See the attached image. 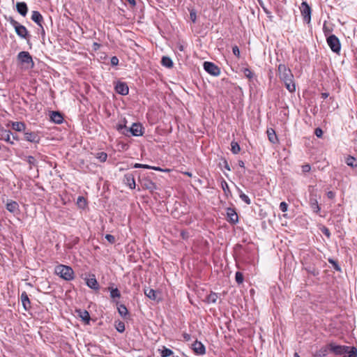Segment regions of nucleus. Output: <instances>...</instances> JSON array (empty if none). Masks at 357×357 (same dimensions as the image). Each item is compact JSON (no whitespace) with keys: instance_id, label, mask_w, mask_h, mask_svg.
<instances>
[{"instance_id":"0eeeda50","label":"nucleus","mask_w":357,"mask_h":357,"mask_svg":"<svg viewBox=\"0 0 357 357\" xmlns=\"http://www.w3.org/2000/svg\"><path fill=\"white\" fill-rule=\"evenodd\" d=\"M204 68L207 73L214 76H218L220 73V68L211 62L205 61L204 63Z\"/></svg>"},{"instance_id":"aec40b11","label":"nucleus","mask_w":357,"mask_h":357,"mask_svg":"<svg viewBox=\"0 0 357 357\" xmlns=\"http://www.w3.org/2000/svg\"><path fill=\"white\" fill-rule=\"evenodd\" d=\"M145 295L153 301H156L158 299V293L153 289H146L144 290Z\"/></svg>"},{"instance_id":"473e14b6","label":"nucleus","mask_w":357,"mask_h":357,"mask_svg":"<svg viewBox=\"0 0 357 357\" xmlns=\"http://www.w3.org/2000/svg\"><path fill=\"white\" fill-rule=\"evenodd\" d=\"M118 312L122 317H125L126 315L128 314V312L126 307L124 305H120L118 307Z\"/></svg>"},{"instance_id":"2f4dec72","label":"nucleus","mask_w":357,"mask_h":357,"mask_svg":"<svg viewBox=\"0 0 357 357\" xmlns=\"http://www.w3.org/2000/svg\"><path fill=\"white\" fill-rule=\"evenodd\" d=\"M238 192L240 193L239 197L241 199V200L243 201L247 204H250L251 201H250V199L249 198V197L248 195H246L245 194H244L242 192V190H241L240 189H238Z\"/></svg>"},{"instance_id":"603ef678","label":"nucleus","mask_w":357,"mask_h":357,"mask_svg":"<svg viewBox=\"0 0 357 357\" xmlns=\"http://www.w3.org/2000/svg\"><path fill=\"white\" fill-rule=\"evenodd\" d=\"M243 72H244V75L247 77L251 78L252 77V73L248 68H245Z\"/></svg>"},{"instance_id":"f8f14e48","label":"nucleus","mask_w":357,"mask_h":357,"mask_svg":"<svg viewBox=\"0 0 357 357\" xmlns=\"http://www.w3.org/2000/svg\"><path fill=\"white\" fill-rule=\"evenodd\" d=\"M116 91L119 93V94H121V95H127L128 93V91H129V89H128V85L126 84V83H123V82H119L116 85Z\"/></svg>"},{"instance_id":"052dcab7","label":"nucleus","mask_w":357,"mask_h":357,"mask_svg":"<svg viewBox=\"0 0 357 357\" xmlns=\"http://www.w3.org/2000/svg\"><path fill=\"white\" fill-rule=\"evenodd\" d=\"M224 165H225V169H227V170H229V171H230V170H231V169H230V167H229V164H228V162H227V160H225V161H224Z\"/></svg>"},{"instance_id":"f3484780","label":"nucleus","mask_w":357,"mask_h":357,"mask_svg":"<svg viewBox=\"0 0 357 357\" xmlns=\"http://www.w3.org/2000/svg\"><path fill=\"white\" fill-rule=\"evenodd\" d=\"M17 12L22 16H25L28 12V7L25 2H17L16 3Z\"/></svg>"},{"instance_id":"c85d7f7f","label":"nucleus","mask_w":357,"mask_h":357,"mask_svg":"<svg viewBox=\"0 0 357 357\" xmlns=\"http://www.w3.org/2000/svg\"><path fill=\"white\" fill-rule=\"evenodd\" d=\"M231 151L233 153L237 154L240 152L241 148L239 144L236 142H231Z\"/></svg>"},{"instance_id":"338daca9","label":"nucleus","mask_w":357,"mask_h":357,"mask_svg":"<svg viewBox=\"0 0 357 357\" xmlns=\"http://www.w3.org/2000/svg\"><path fill=\"white\" fill-rule=\"evenodd\" d=\"M294 357H300L299 355L297 353L294 354Z\"/></svg>"},{"instance_id":"423d86ee","label":"nucleus","mask_w":357,"mask_h":357,"mask_svg":"<svg viewBox=\"0 0 357 357\" xmlns=\"http://www.w3.org/2000/svg\"><path fill=\"white\" fill-rule=\"evenodd\" d=\"M300 10L301 15L303 17V20L309 24L311 20V8L310 6L307 3V2L303 1L301 3V5L300 6Z\"/></svg>"},{"instance_id":"cd10ccee","label":"nucleus","mask_w":357,"mask_h":357,"mask_svg":"<svg viewBox=\"0 0 357 357\" xmlns=\"http://www.w3.org/2000/svg\"><path fill=\"white\" fill-rule=\"evenodd\" d=\"M161 63L163 66L167 68H172L173 66V62L168 56H163L161 60Z\"/></svg>"},{"instance_id":"9b49d317","label":"nucleus","mask_w":357,"mask_h":357,"mask_svg":"<svg viewBox=\"0 0 357 357\" xmlns=\"http://www.w3.org/2000/svg\"><path fill=\"white\" fill-rule=\"evenodd\" d=\"M227 221L231 224H236L238 221V218L236 212L232 208L227 209Z\"/></svg>"},{"instance_id":"37998d69","label":"nucleus","mask_w":357,"mask_h":357,"mask_svg":"<svg viewBox=\"0 0 357 357\" xmlns=\"http://www.w3.org/2000/svg\"><path fill=\"white\" fill-rule=\"evenodd\" d=\"M116 129L123 134V132H126V129L128 128L126 127V124H118Z\"/></svg>"},{"instance_id":"3c124183","label":"nucleus","mask_w":357,"mask_h":357,"mask_svg":"<svg viewBox=\"0 0 357 357\" xmlns=\"http://www.w3.org/2000/svg\"><path fill=\"white\" fill-rule=\"evenodd\" d=\"M314 134L316 135V136L317 137H321L322 135H323V131H322V130L321 128H317L314 130Z\"/></svg>"},{"instance_id":"dca6fc26","label":"nucleus","mask_w":357,"mask_h":357,"mask_svg":"<svg viewBox=\"0 0 357 357\" xmlns=\"http://www.w3.org/2000/svg\"><path fill=\"white\" fill-rule=\"evenodd\" d=\"M123 182L125 184L128 185L130 189H134L135 188V181L134 176L131 174H126L123 178Z\"/></svg>"},{"instance_id":"bf43d9fd","label":"nucleus","mask_w":357,"mask_h":357,"mask_svg":"<svg viewBox=\"0 0 357 357\" xmlns=\"http://www.w3.org/2000/svg\"><path fill=\"white\" fill-rule=\"evenodd\" d=\"M183 338L185 339V340H186V341H190V335L189 334L184 333L183 335Z\"/></svg>"},{"instance_id":"8fccbe9b","label":"nucleus","mask_w":357,"mask_h":357,"mask_svg":"<svg viewBox=\"0 0 357 357\" xmlns=\"http://www.w3.org/2000/svg\"><path fill=\"white\" fill-rule=\"evenodd\" d=\"M190 20L193 22H196V19H197V15H196V12L195 10H191L190 13Z\"/></svg>"},{"instance_id":"c03bdc74","label":"nucleus","mask_w":357,"mask_h":357,"mask_svg":"<svg viewBox=\"0 0 357 357\" xmlns=\"http://www.w3.org/2000/svg\"><path fill=\"white\" fill-rule=\"evenodd\" d=\"M221 187L225 193H227V191H229V185H228L227 183L226 182V181L222 180L221 181Z\"/></svg>"},{"instance_id":"9d476101","label":"nucleus","mask_w":357,"mask_h":357,"mask_svg":"<svg viewBox=\"0 0 357 357\" xmlns=\"http://www.w3.org/2000/svg\"><path fill=\"white\" fill-rule=\"evenodd\" d=\"M192 349L197 355H204L206 353V348L204 345L197 340L192 344Z\"/></svg>"},{"instance_id":"5701e85b","label":"nucleus","mask_w":357,"mask_h":357,"mask_svg":"<svg viewBox=\"0 0 357 357\" xmlns=\"http://www.w3.org/2000/svg\"><path fill=\"white\" fill-rule=\"evenodd\" d=\"M310 204L311 208L314 213H318L320 211L321 208L318 204V201L317 200V199L310 197Z\"/></svg>"},{"instance_id":"4c0bfd02","label":"nucleus","mask_w":357,"mask_h":357,"mask_svg":"<svg viewBox=\"0 0 357 357\" xmlns=\"http://www.w3.org/2000/svg\"><path fill=\"white\" fill-rule=\"evenodd\" d=\"M235 280L238 284H241L243 282V275L241 272H236L235 275Z\"/></svg>"},{"instance_id":"5fc2aeb1","label":"nucleus","mask_w":357,"mask_h":357,"mask_svg":"<svg viewBox=\"0 0 357 357\" xmlns=\"http://www.w3.org/2000/svg\"><path fill=\"white\" fill-rule=\"evenodd\" d=\"M321 231L324 233V234H325L327 237H330L331 233L328 228L324 227Z\"/></svg>"},{"instance_id":"f257e3e1","label":"nucleus","mask_w":357,"mask_h":357,"mask_svg":"<svg viewBox=\"0 0 357 357\" xmlns=\"http://www.w3.org/2000/svg\"><path fill=\"white\" fill-rule=\"evenodd\" d=\"M278 74L280 79L284 84L286 89L290 93L296 91L294 77L290 68L284 64H280L278 68Z\"/></svg>"},{"instance_id":"6ab92c4d","label":"nucleus","mask_w":357,"mask_h":357,"mask_svg":"<svg viewBox=\"0 0 357 357\" xmlns=\"http://www.w3.org/2000/svg\"><path fill=\"white\" fill-rule=\"evenodd\" d=\"M50 118L56 123H61L63 120L62 115L59 112H52Z\"/></svg>"},{"instance_id":"de8ad7c7","label":"nucleus","mask_w":357,"mask_h":357,"mask_svg":"<svg viewBox=\"0 0 357 357\" xmlns=\"http://www.w3.org/2000/svg\"><path fill=\"white\" fill-rule=\"evenodd\" d=\"M232 52H233V54L238 58L240 57V50L238 49V47L235 45L232 47Z\"/></svg>"},{"instance_id":"6e6d98bb","label":"nucleus","mask_w":357,"mask_h":357,"mask_svg":"<svg viewBox=\"0 0 357 357\" xmlns=\"http://www.w3.org/2000/svg\"><path fill=\"white\" fill-rule=\"evenodd\" d=\"M311 167L309 165H305L302 167V171L303 172H310Z\"/></svg>"},{"instance_id":"72a5a7b5","label":"nucleus","mask_w":357,"mask_h":357,"mask_svg":"<svg viewBox=\"0 0 357 357\" xmlns=\"http://www.w3.org/2000/svg\"><path fill=\"white\" fill-rule=\"evenodd\" d=\"M96 158H98L100 162H104L107 160V154L105 152H100L96 154Z\"/></svg>"},{"instance_id":"49530a36","label":"nucleus","mask_w":357,"mask_h":357,"mask_svg":"<svg viewBox=\"0 0 357 357\" xmlns=\"http://www.w3.org/2000/svg\"><path fill=\"white\" fill-rule=\"evenodd\" d=\"M287 208H288V205L286 202H282L280 204V209L282 211V212H286L287 211Z\"/></svg>"},{"instance_id":"09e8293b","label":"nucleus","mask_w":357,"mask_h":357,"mask_svg":"<svg viewBox=\"0 0 357 357\" xmlns=\"http://www.w3.org/2000/svg\"><path fill=\"white\" fill-rule=\"evenodd\" d=\"M105 238L110 243H115V237L113 235L111 234H106Z\"/></svg>"},{"instance_id":"e433bc0d","label":"nucleus","mask_w":357,"mask_h":357,"mask_svg":"<svg viewBox=\"0 0 357 357\" xmlns=\"http://www.w3.org/2000/svg\"><path fill=\"white\" fill-rule=\"evenodd\" d=\"M348 355L345 357H357V349L354 347H352L350 351H347Z\"/></svg>"},{"instance_id":"412c9836","label":"nucleus","mask_w":357,"mask_h":357,"mask_svg":"<svg viewBox=\"0 0 357 357\" xmlns=\"http://www.w3.org/2000/svg\"><path fill=\"white\" fill-rule=\"evenodd\" d=\"M6 209L11 213H15L19 209L18 204L14 201L8 202L6 204Z\"/></svg>"},{"instance_id":"c756f323","label":"nucleus","mask_w":357,"mask_h":357,"mask_svg":"<svg viewBox=\"0 0 357 357\" xmlns=\"http://www.w3.org/2000/svg\"><path fill=\"white\" fill-rule=\"evenodd\" d=\"M160 355L162 357H168L173 354V351L168 348L163 347L162 350L160 351Z\"/></svg>"},{"instance_id":"7c9ffc66","label":"nucleus","mask_w":357,"mask_h":357,"mask_svg":"<svg viewBox=\"0 0 357 357\" xmlns=\"http://www.w3.org/2000/svg\"><path fill=\"white\" fill-rule=\"evenodd\" d=\"M218 296L215 293H211L207 297V302L209 303H215L217 301Z\"/></svg>"},{"instance_id":"7ed1b4c3","label":"nucleus","mask_w":357,"mask_h":357,"mask_svg":"<svg viewBox=\"0 0 357 357\" xmlns=\"http://www.w3.org/2000/svg\"><path fill=\"white\" fill-rule=\"evenodd\" d=\"M10 23L14 26L15 29L16 33L22 38H26L29 36L28 31L26 28L20 24L16 20H15L13 17H10L9 19Z\"/></svg>"},{"instance_id":"ddd939ff","label":"nucleus","mask_w":357,"mask_h":357,"mask_svg":"<svg viewBox=\"0 0 357 357\" xmlns=\"http://www.w3.org/2000/svg\"><path fill=\"white\" fill-rule=\"evenodd\" d=\"M24 138L26 141L33 143H39L40 137L35 132H26L24 133Z\"/></svg>"},{"instance_id":"393cba45","label":"nucleus","mask_w":357,"mask_h":357,"mask_svg":"<svg viewBox=\"0 0 357 357\" xmlns=\"http://www.w3.org/2000/svg\"><path fill=\"white\" fill-rule=\"evenodd\" d=\"M266 132L269 141L273 144H275L278 142V137L276 136L275 130L272 128H269L267 130Z\"/></svg>"},{"instance_id":"13d9d810","label":"nucleus","mask_w":357,"mask_h":357,"mask_svg":"<svg viewBox=\"0 0 357 357\" xmlns=\"http://www.w3.org/2000/svg\"><path fill=\"white\" fill-rule=\"evenodd\" d=\"M78 204H80L83 202L84 205L86 204V201L83 197H79L77 199Z\"/></svg>"},{"instance_id":"f03ea898","label":"nucleus","mask_w":357,"mask_h":357,"mask_svg":"<svg viewBox=\"0 0 357 357\" xmlns=\"http://www.w3.org/2000/svg\"><path fill=\"white\" fill-rule=\"evenodd\" d=\"M54 272L65 280H72L74 278V271L71 267L59 264L55 267Z\"/></svg>"},{"instance_id":"2eb2a0df","label":"nucleus","mask_w":357,"mask_h":357,"mask_svg":"<svg viewBox=\"0 0 357 357\" xmlns=\"http://www.w3.org/2000/svg\"><path fill=\"white\" fill-rule=\"evenodd\" d=\"M142 187L153 192L157 189L156 185L150 179H144L142 183Z\"/></svg>"},{"instance_id":"c9c22d12","label":"nucleus","mask_w":357,"mask_h":357,"mask_svg":"<svg viewBox=\"0 0 357 357\" xmlns=\"http://www.w3.org/2000/svg\"><path fill=\"white\" fill-rule=\"evenodd\" d=\"M110 296L112 298H120L121 294L117 288L112 289L110 291Z\"/></svg>"},{"instance_id":"4d7b16f0","label":"nucleus","mask_w":357,"mask_h":357,"mask_svg":"<svg viewBox=\"0 0 357 357\" xmlns=\"http://www.w3.org/2000/svg\"><path fill=\"white\" fill-rule=\"evenodd\" d=\"M327 197L329 199H333L335 197V193L333 192H332V191H329V192H327Z\"/></svg>"},{"instance_id":"39448f33","label":"nucleus","mask_w":357,"mask_h":357,"mask_svg":"<svg viewBox=\"0 0 357 357\" xmlns=\"http://www.w3.org/2000/svg\"><path fill=\"white\" fill-rule=\"evenodd\" d=\"M327 43L331 50L335 53H339L341 49L340 40L335 35H331L327 38Z\"/></svg>"},{"instance_id":"a19ab883","label":"nucleus","mask_w":357,"mask_h":357,"mask_svg":"<svg viewBox=\"0 0 357 357\" xmlns=\"http://www.w3.org/2000/svg\"><path fill=\"white\" fill-rule=\"evenodd\" d=\"M26 161L31 165L36 166V160L34 158V157L29 155L26 157Z\"/></svg>"},{"instance_id":"e2e57ef3","label":"nucleus","mask_w":357,"mask_h":357,"mask_svg":"<svg viewBox=\"0 0 357 357\" xmlns=\"http://www.w3.org/2000/svg\"><path fill=\"white\" fill-rule=\"evenodd\" d=\"M142 165L143 164L135 163L133 167L135 168H142Z\"/></svg>"},{"instance_id":"0e129e2a","label":"nucleus","mask_w":357,"mask_h":357,"mask_svg":"<svg viewBox=\"0 0 357 357\" xmlns=\"http://www.w3.org/2000/svg\"><path fill=\"white\" fill-rule=\"evenodd\" d=\"M328 96V93H321V97L323 98H324V99L326 98Z\"/></svg>"},{"instance_id":"6e6552de","label":"nucleus","mask_w":357,"mask_h":357,"mask_svg":"<svg viewBox=\"0 0 357 357\" xmlns=\"http://www.w3.org/2000/svg\"><path fill=\"white\" fill-rule=\"evenodd\" d=\"M328 348L329 350L334 353L335 355H342L347 352L349 347L336 345L333 343H331L328 344Z\"/></svg>"},{"instance_id":"79ce46f5","label":"nucleus","mask_w":357,"mask_h":357,"mask_svg":"<svg viewBox=\"0 0 357 357\" xmlns=\"http://www.w3.org/2000/svg\"><path fill=\"white\" fill-rule=\"evenodd\" d=\"M328 261L330 264H331L333 265V268L336 271H340V270H341L340 267L339 266L338 264L334 259H329Z\"/></svg>"},{"instance_id":"a878e982","label":"nucleus","mask_w":357,"mask_h":357,"mask_svg":"<svg viewBox=\"0 0 357 357\" xmlns=\"http://www.w3.org/2000/svg\"><path fill=\"white\" fill-rule=\"evenodd\" d=\"M12 128L13 130L20 132L25 130L26 126L23 122H12Z\"/></svg>"},{"instance_id":"bb28decb","label":"nucleus","mask_w":357,"mask_h":357,"mask_svg":"<svg viewBox=\"0 0 357 357\" xmlns=\"http://www.w3.org/2000/svg\"><path fill=\"white\" fill-rule=\"evenodd\" d=\"M86 284L89 287L93 289H98V284L95 278H89L86 280Z\"/></svg>"},{"instance_id":"b1692460","label":"nucleus","mask_w":357,"mask_h":357,"mask_svg":"<svg viewBox=\"0 0 357 357\" xmlns=\"http://www.w3.org/2000/svg\"><path fill=\"white\" fill-rule=\"evenodd\" d=\"M328 345L323 347L313 354V357H324L328 354Z\"/></svg>"},{"instance_id":"a211bd4d","label":"nucleus","mask_w":357,"mask_h":357,"mask_svg":"<svg viewBox=\"0 0 357 357\" xmlns=\"http://www.w3.org/2000/svg\"><path fill=\"white\" fill-rule=\"evenodd\" d=\"M31 20L35 22L38 25L42 26V22L43 21V17L42 15L36 10L32 12Z\"/></svg>"},{"instance_id":"f704fd0d","label":"nucleus","mask_w":357,"mask_h":357,"mask_svg":"<svg viewBox=\"0 0 357 357\" xmlns=\"http://www.w3.org/2000/svg\"><path fill=\"white\" fill-rule=\"evenodd\" d=\"M11 132L9 130H3L2 134V137L8 142L13 143L10 141V135Z\"/></svg>"},{"instance_id":"774afa93","label":"nucleus","mask_w":357,"mask_h":357,"mask_svg":"<svg viewBox=\"0 0 357 357\" xmlns=\"http://www.w3.org/2000/svg\"><path fill=\"white\" fill-rule=\"evenodd\" d=\"M185 174H186L187 175H188L189 176H191V174H190V173H189V172H186Z\"/></svg>"},{"instance_id":"20e7f679","label":"nucleus","mask_w":357,"mask_h":357,"mask_svg":"<svg viewBox=\"0 0 357 357\" xmlns=\"http://www.w3.org/2000/svg\"><path fill=\"white\" fill-rule=\"evenodd\" d=\"M18 60L24 64H26L27 68H32L34 66L32 57L28 52H20L17 55Z\"/></svg>"},{"instance_id":"58836bf2","label":"nucleus","mask_w":357,"mask_h":357,"mask_svg":"<svg viewBox=\"0 0 357 357\" xmlns=\"http://www.w3.org/2000/svg\"><path fill=\"white\" fill-rule=\"evenodd\" d=\"M356 161V158L352 156H349L346 160V163L347 165L350 167H355L356 166V164H354V162Z\"/></svg>"},{"instance_id":"69168bd1","label":"nucleus","mask_w":357,"mask_h":357,"mask_svg":"<svg viewBox=\"0 0 357 357\" xmlns=\"http://www.w3.org/2000/svg\"><path fill=\"white\" fill-rule=\"evenodd\" d=\"M238 165H239L241 167H244V162H243V161H242V160H239V161H238Z\"/></svg>"},{"instance_id":"a18cd8bd","label":"nucleus","mask_w":357,"mask_h":357,"mask_svg":"<svg viewBox=\"0 0 357 357\" xmlns=\"http://www.w3.org/2000/svg\"><path fill=\"white\" fill-rule=\"evenodd\" d=\"M143 169H155L157 171H162V169L160 167H152L149 165H142Z\"/></svg>"},{"instance_id":"ea45409f","label":"nucleus","mask_w":357,"mask_h":357,"mask_svg":"<svg viewBox=\"0 0 357 357\" xmlns=\"http://www.w3.org/2000/svg\"><path fill=\"white\" fill-rule=\"evenodd\" d=\"M116 329L120 332V333H123L124 331H125V324L122 321H119L116 325Z\"/></svg>"},{"instance_id":"4be33fe9","label":"nucleus","mask_w":357,"mask_h":357,"mask_svg":"<svg viewBox=\"0 0 357 357\" xmlns=\"http://www.w3.org/2000/svg\"><path fill=\"white\" fill-rule=\"evenodd\" d=\"M78 316L83 320L84 321L89 323L90 320L89 313L86 310H79L76 311Z\"/></svg>"},{"instance_id":"4468645a","label":"nucleus","mask_w":357,"mask_h":357,"mask_svg":"<svg viewBox=\"0 0 357 357\" xmlns=\"http://www.w3.org/2000/svg\"><path fill=\"white\" fill-rule=\"evenodd\" d=\"M21 301L24 310L28 311L31 308V302L26 291L22 293Z\"/></svg>"},{"instance_id":"864d4df0","label":"nucleus","mask_w":357,"mask_h":357,"mask_svg":"<svg viewBox=\"0 0 357 357\" xmlns=\"http://www.w3.org/2000/svg\"><path fill=\"white\" fill-rule=\"evenodd\" d=\"M119 63V59L116 56H112L111 58V64L112 66H116Z\"/></svg>"},{"instance_id":"1a4fd4ad","label":"nucleus","mask_w":357,"mask_h":357,"mask_svg":"<svg viewBox=\"0 0 357 357\" xmlns=\"http://www.w3.org/2000/svg\"><path fill=\"white\" fill-rule=\"evenodd\" d=\"M131 133L133 136H142L143 135L142 127L139 123H133L131 128L126 129V132H123L125 135Z\"/></svg>"},{"instance_id":"680f3d73","label":"nucleus","mask_w":357,"mask_h":357,"mask_svg":"<svg viewBox=\"0 0 357 357\" xmlns=\"http://www.w3.org/2000/svg\"><path fill=\"white\" fill-rule=\"evenodd\" d=\"M127 1L132 6H135L136 4L135 0H127Z\"/></svg>"}]
</instances>
